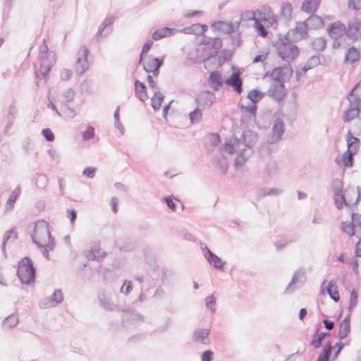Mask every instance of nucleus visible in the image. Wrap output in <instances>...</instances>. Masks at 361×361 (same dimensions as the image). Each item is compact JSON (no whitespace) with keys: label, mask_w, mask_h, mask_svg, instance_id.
Listing matches in <instances>:
<instances>
[{"label":"nucleus","mask_w":361,"mask_h":361,"mask_svg":"<svg viewBox=\"0 0 361 361\" xmlns=\"http://www.w3.org/2000/svg\"><path fill=\"white\" fill-rule=\"evenodd\" d=\"M293 70L290 65L286 64L281 67H276L272 70L271 76L277 83L284 84L286 80L293 75Z\"/></svg>","instance_id":"nucleus-6"},{"label":"nucleus","mask_w":361,"mask_h":361,"mask_svg":"<svg viewBox=\"0 0 361 361\" xmlns=\"http://www.w3.org/2000/svg\"><path fill=\"white\" fill-rule=\"evenodd\" d=\"M321 0H304L301 10L307 13H314L319 8Z\"/></svg>","instance_id":"nucleus-26"},{"label":"nucleus","mask_w":361,"mask_h":361,"mask_svg":"<svg viewBox=\"0 0 361 361\" xmlns=\"http://www.w3.org/2000/svg\"><path fill=\"white\" fill-rule=\"evenodd\" d=\"M200 27V23H194L190 26L185 27L181 32L187 35H200L199 30Z\"/></svg>","instance_id":"nucleus-53"},{"label":"nucleus","mask_w":361,"mask_h":361,"mask_svg":"<svg viewBox=\"0 0 361 361\" xmlns=\"http://www.w3.org/2000/svg\"><path fill=\"white\" fill-rule=\"evenodd\" d=\"M17 275L22 283L30 284L34 281L35 269L30 258L24 257L19 262Z\"/></svg>","instance_id":"nucleus-2"},{"label":"nucleus","mask_w":361,"mask_h":361,"mask_svg":"<svg viewBox=\"0 0 361 361\" xmlns=\"http://www.w3.org/2000/svg\"><path fill=\"white\" fill-rule=\"evenodd\" d=\"M32 238L33 242L39 247H45L46 252L48 247L50 250L54 247L49 227H35Z\"/></svg>","instance_id":"nucleus-3"},{"label":"nucleus","mask_w":361,"mask_h":361,"mask_svg":"<svg viewBox=\"0 0 361 361\" xmlns=\"http://www.w3.org/2000/svg\"><path fill=\"white\" fill-rule=\"evenodd\" d=\"M164 99V96L160 92H154V96L151 99V106L155 112L160 109Z\"/></svg>","instance_id":"nucleus-37"},{"label":"nucleus","mask_w":361,"mask_h":361,"mask_svg":"<svg viewBox=\"0 0 361 361\" xmlns=\"http://www.w3.org/2000/svg\"><path fill=\"white\" fill-rule=\"evenodd\" d=\"M305 21L307 23L309 29H319L322 27L324 25V20L314 13H312Z\"/></svg>","instance_id":"nucleus-28"},{"label":"nucleus","mask_w":361,"mask_h":361,"mask_svg":"<svg viewBox=\"0 0 361 361\" xmlns=\"http://www.w3.org/2000/svg\"><path fill=\"white\" fill-rule=\"evenodd\" d=\"M272 135L269 138V143L275 144L282 140L285 132V125L280 118H276L273 124L271 129Z\"/></svg>","instance_id":"nucleus-11"},{"label":"nucleus","mask_w":361,"mask_h":361,"mask_svg":"<svg viewBox=\"0 0 361 361\" xmlns=\"http://www.w3.org/2000/svg\"><path fill=\"white\" fill-rule=\"evenodd\" d=\"M282 192V190L278 188H264L259 190V195L265 197L267 195L277 196Z\"/></svg>","instance_id":"nucleus-55"},{"label":"nucleus","mask_w":361,"mask_h":361,"mask_svg":"<svg viewBox=\"0 0 361 361\" xmlns=\"http://www.w3.org/2000/svg\"><path fill=\"white\" fill-rule=\"evenodd\" d=\"M343 184L342 180L338 178L333 179L331 185L333 195H337L338 193L343 192Z\"/></svg>","instance_id":"nucleus-52"},{"label":"nucleus","mask_w":361,"mask_h":361,"mask_svg":"<svg viewBox=\"0 0 361 361\" xmlns=\"http://www.w3.org/2000/svg\"><path fill=\"white\" fill-rule=\"evenodd\" d=\"M195 100L197 107L203 110L205 107L211 106L215 102L216 97L212 91L206 90L198 94Z\"/></svg>","instance_id":"nucleus-12"},{"label":"nucleus","mask_w":361,"mask_h":361,"mask_svg":"<svg viewBox=\"0 0 361 361\" xmlns=\"http://www.w3.org/2000/svg\"><path fill=\"white\" fill-rule=\"evenodd\" d=\"M241 114L247 113L250 116L255 117L257 112V106L256 104H249L247 105L241 104L239 106Z\"/></svg>","instance_id":"nucleus-43"},{"label":"nucleus","mask_w":361,"mask_h":361,"mask_svg":"<svg viewBox=\"0 0 361 361\" xmlns=\"http://www.w3.org/2000/svg\"><path fill=\"white\" fill-rule=\"evenodd\" d=\"M333 199L334 201V204L338 209H343L344 205L348 206L350 204L349 202L347 201L343 192L338 193L337 195H334Z\"/></svg>","instance_id":"nucleus-39"},{"label":"nucleus","mask_w":361,"mask_h":361,"mask_svg":"<svg viewBox=\"0 0 361 361\" xmlns=\"http://www.w3.org/2000/svg\"><path fill=\"white\" fill-rule=\"evenodd\" d=\"M17 238V233L14 228L7 231L3 239V250L6 244L13 242Z\"/></svg>","instance_id":"nucleus-48"},{"label":"nucleus","mask_w":361,"mask_h":361,"mask_svg":"<svg viewBox=\"0 0 361 361\" xmlns=\"http://www.w3.org/2000/svg\"><path fill=\"white\" fill-rule=\"evenodd\" d=\"M276 54L279 58L285 61H294L300 54L298 47L289 42L282 41V44L276 47Z\"/></svg>","instance_id":"nucleus-4"},{"label":"nucleus","mask_w":361,"mask_h":361,"mask_svg":"<svg viewBox=\"0 0 361 361\" xmlns=\"http://www.w3.org/2000/svg\"><path fill=\"white\" fill-rule=\"evenodd\" d=\"M331 350V347L330 345H329L323 350L322 353L319 355L317 361H329Z\"/></svg>","instance_id":"nucleus-64"},{"label":"nucleus","mask_w":361,"mask_h":361,"mask_svg":"<svg viewBox=\"0 0 361 361\" xmlns=\"http://www.w3.org/2000/svg\"><path fill=\"white\" fill-rule=\"evenodd\" d=\"M95 134L94 128L88 126L87 128L82 133V137L84 141L90 140L92 139Z\"/></svg>","instance_id":"nucleus-63"},{"label":"nucleus","mask_w":361,"mask_h":361,"mask_svg":"<svg viewBox=\"0 0 361 361\" xmlns=\"http://www.w3.org/2000/svg\"><path fill=\"white\" fill-rule=\"evenodd\" d=\"M286 94L285 84L276 83L268 91V95L273 98L275 101L280 102L285 98Z\"/></svg>","instance_id":"nucleus-16"},{"label":"nucleus","mask_w":361,"mask_h":361,"mask_svg":"<svg viewBox=\"0 0 361 361\" xmlns=\"http://www.w3.org/2000/svg\"><path fill=\"white\" fill-rule=\"evenodd\" d=\"M356 153V150L347 149V150L342 154L341 159L340 160L338 157H336L335 161L337 164H340L341 163L345 167L351 168L353 166L354 162L353 156Z\"/></svg>","instance_id":"nucleus-23"},{"label":"nucleus","mask_w":361,"mask_h":361,"mask_svg":"<svg viewBox=\"0 0 361 361\" xmlns=\"http://www.w3.org/2000/svg\"><path fill=\"white\" fill-rule=\"evenodd\" d=\"M123 319L129 324L141 322L143 317L135 311L126 312L123 315Z\"/></svg>","instance_id":"nucleus-31"},{"label":"nucleus","mask_w":361,"mask_h":361,"mask_svg":"<svg viewBox=\"0 0 361 361\" xmlns=\"http://www.w3.org/2000/svg\"><path fill=\"white\" fill-rule=\"evenodd\" d=\"M81 94H90L92 92V81L85 80L80 85Z\"/></svg>","instance_id":"nucleus-57"},{"label":"nucleus","mask_w":361,"mask_h":361,"mask_svg":"<svg viewBox=\"0 0 361 361\" xmlns=\"http://www.w3.org/2000/svg\"><path fill=\"white\" fill-rule=\"evenodd\" d=\"M98 299L103 308L107 310L113 311L117 308V305L111 301V294L105 290L99 293Z\"/></svg>","instance_id":"nucleus-21"},{"label":"nucleus","mask_w":361,"mask_h":361,"mask_svg":"<svg viewBox=\"0 0 361 361\" xmlns=\"http://www.w3.org/2000/svg\"><path fill=\"white\" fill-rule=\"evenodd\" d=\"M326 31L332 39H340L344 35L346 37L347 26L343 22L338 20L330 23Z\"/></svg>","instance_id":"nucleus-10"},{"label":"nucleus","mask_w":361,"mask_h":361,"mask_svg":"<svg viewBox=\"0 0 361 361\" xmlns=\"http://www.w3.org/2000/svg\"><path fill=\"white\" fill-rule=\"evenodd\" d=\"M224 83L231 87L238 94L243 91V80L238 74L233 73L230 77L224 80Z\"/></svg>","instance_id":"nucleus-20"},{"label":"nucleus","mask_w":361,"mask_h":361,"mask_svg":"<svg viewBox=\"0 0 361 361\" xmlns=\"http://www.w3.org/2000/svg\"><path fill=\"white\" fill-rule=\"evenodd\" d=\"M18 323V317L16 314H11L4 319L3 325L4 328L10 329L15 326Z\"/></svg>","instance_id":"nucleus-54"},{"label":"nucleus","mask_w":361,"mask_h":361,"mask_svg":"<svg viewBox=\"0 0 361 361\" xmlns=\"http://www.w3.org/2000/svg\"><path fill=\"white\" fill-rule=\"evenodd\" d=\"M240 20L242 21L253 20L255 22V20H256V13L249 10L245 11L240 15Z\"/></svg>","instance_id":"nucleus-62"},{"label":"nucleus","mask_w":361,"mask_h":361,"mask_svg":"<svg viewBox=\"0 0 361 361\" xmlns=\"http://www.w3.org/2000/svg\"><path fill=\"white\" fill-rule=\"evenodd\" d=\"M163 200L166 202L169 209L171 211L175 212L177 206V202L176 201V197H175L173 195H171L167 197H163Z\"/></svg>","instance_id":"nucleus-60"},{"label":"nucleus","mask_w":361,"mask_h":361,"mask_svg":"<svg viewBox=\"0 0 361 361\" xmlns=\"http://www.w3.org/2000/svg\"><path fill=\"white\" fill-rule=\"evenodd\" d=\"M255 13H256V20L262 23L264 20H267V16L271 13V8L268 5H262L259 8L257 9Z\"/></svg>","instance_id":"nucleus-33"},{"label":"nucleus","mask_w":361,"mask_h":361,"mask_svg":"<svg viewBox=\"0 0 361 361\" xmlns=\"http://www.w3.org/2000/svg\"><path fill=\"white\" fill-rule=\"evenodd\" d=\"M165 56L153 57L150 61L143 64V70L147 73H152L154 76L157 77L159 74L160 68L164 65Z\"/></svg>","instance_id":"nucleus-13"},{"label":"nucleus","mask_w":361,"mask_h":361,"mask_svg":"<svg viewBox=\"0 0 361 361\" xmlns=\"http://www.w3.org/2000/svg\"><path fill=\"white\" fill-rule=\"evenodd\" d=\"M257 136V133L250 130L244 131L242 134V139L244 146L248 148V149H252V147L256 142Z\"/></svg>","instance_id":"nucleus-27"},{"label":"nucleus","mask_w":361,"mask_h":361,"mask_svg":"<svg viewBox=\"0 0 361 361\" xmlns=\"http://www.w3.org/2000/svg\"><path fill=\"white\" fill-rule=\"evenodd\" d=\"M209 333L210 331L208 329H197L192 334V341L195 343L208 345L210 343Z\"/></svg>","instance_id":"nucleus-18"},{"label":"nucleus","mask_w":361,"mask_h":361,"mask_svg":"<svg viewBox=\"0 0 361 361\" xmlns=\"http://www.w3.org/2000/svg\"><path fill=\"white\" fill-rule=\"evenodd\" d=\"M360 59V51L359 48L352 46L347 49L344 56V63L353 64Z\"/></svg>","instance_id":"nucleus-22"},{"label":"nucleus","mask_w":361,"mask_h":361,"mask_svg":"<svg viewBox=\"0 0 361 361\" xmlns=\"http://www.w3.org/2000/svg\"><path fill=\"white\" fill-rule=\"evenodd\" d=\"M341 226H361V214L352 212L351 222L349 224L346 222H342Z\"/></svg>","instance_id":"nucleus-61"},{"label":"nucleus","mask_w":361,"mask_h":361,"mask_svg":"<svg viewBox=\"0 0 361 361\" xmlns=\"http://www.w3.org/2000/svg\"><path fill=\"white\" fill-rule=\"evenodd\" d=\"M238 153L234 160V166L235 168H240L244 165L245 162L249 159L252 153V149H248L247 147L243 149H237Z\"/></svg>","instance_id":"nucleus-19"},{"label":"nucleus","mask_w":361,"mask_h":361,"mask_svg":"<svg viewBox=\"0 0 361 361\" xmlns=\"http://www.w3.org/2000/svg\"><path fill=\"white\" fill-rule=\"evenodd\" d=\"M346 142L348 149L356 150L358 152L360 147V139L353 135L350 130L346 134Z\"/></svg>","instance_id":"nucleus-32"},{"label":"nucleus","mask_w":361,"mask_h":361,"mask_svg":"<svg viewBox=\"0 0 361 361\" xmlns=\"http://www.w3.org/2000/svg\"><path fill=\"white\" fill-rule=\"evenodd\" d=\"M216 163L221 173L226 174L228 168L226 158L224 157H219L216 159Z\"/></svg>","instance_id":"nucleus-59"},{"label":"nucleus","mask_w":361,"mask_h":361,"mask_svg":"<svg viewBox=\"0 0 361 361\" xmlns=\"http://www.w3.org/2000/svg\"><path fill=\"white\" fill-rule=\"evenodd\" d=\"M106 253L101 249H97L94 250H87L86 252V257L89 259H100L101 258L105 256Z\"/></svg>","instance_id":"nucleus-49"},{"label":"nucleus","mask_w":361,"mask_h":361,"mask_svg":"<svg viewBox=\"0 0 361 361\" xmlns=\"http://www.w3.org/2000/svg\"><path fill=\"white\" fill-rule=\"evenodd\" d=\"M346 37L355 42L361 40V19L355 18L349 20L347 25Z\"/></svg>","instance_id":"nucleus-8"},{"label":"nucleus","mask_w":361,"mask_h":361,"mask_svg":"<svg viewBox=\"0 0 361 361\" xmlns=\"http://www.w3.org/2000/svg\"><path fill=\"white\" fill-rule=\"evenodd\" d=\"M293 12V6L290 2H283L280 11V16L286 20H289Z\"/></svg>","instance_id":"nucleus-40"},{"label":"nucleus","mask_w":361,"mask_h":361,"mask_svg":"<svg viewBox=\"0 0 361 361\" xmlns=\"http://www.w3.org/2000/svg\"><path fill=\"white\" fill-rule=\"evenodd\" d=\"M233 54V51L224 49L221 51V54L218 56V66H221L225 63L229 62L231 60Z\"/></svg>","instance_id":"nucleus-41"},{"label":"nucleus","mask_w":361,"mask_h":361,"mask_svg":"<svg viewBox=\"0 0 361 361\" xmlns=\"http://www.w3.org/2000/svg\"><path fill=\"white\" fill-rule=\"evenodd\" d=\"M305 271L303 269H299L295 272L289 286H301L305 281Z\"/></svg>","instance_id":"nucleus-35"},{"label":"nucleus","mask_w":361,"mask_h":361,"mask_svg":"<svg viewBox=\"0 0 361 361\" xmlns=\"http://www.w3.org/2000/svg\"><path fill=\"white\" fill-rule=\"evenodd\" d=\"M241 140L237 136L233 135L232 138L226 139L224 143V149L229 154H233L239 149Z\"/></svg>","instance_id":"nucleus-24"},{"label":"nucleus","mask_w":361,"mask_h":361,"mask_svg":"<svg viewBox=\"0 0 361 361\" xmlns=\"http://www.w3.org/2000/svg\"><path fill=\"white\" fill-rule=\"evenodd\" d=\"M200 246L207 262L210 264H213L215 268L221 269L224 266V262L218 256L212 253L204 244L201 243Z\"/></svg>","instance_id":"nucleus-15"},{"label":"nucleus","mask_w":361,"mask_h":361,"mask_svg":"<svg viewBox=\"0 0 361 361\" xmlns=\"http://www.w3.org/2000/svg\"><path fill=\"white\" fill-rule=\"evenodd\" d=\"M51 51H49L48 46L46 43V39L42 40V43L39 46V52L38 59H52V55H50Z\"/></svg>","instance_id":"nucleus-44"},{"label":"nucleus","mask_w":361,"mask_h":361,"mask_svg":"<svg viewBox=\"0 0 361 361\" xmlns=\"http://www.w3.org/2000/svg\"><path fill=\"white\" fill-rule=\"evenodd\" d=\"M114 17L113 16H107L102 24L99 25L97 32L95 35V38L97 41H99L100 39L104 37L107 36L112 32V25L114 22Z\"/></svg>","instance_id":"nucleus-14"},{"label":"nucleus","mask_w":361,"mask_h":361,"mask_svg":"<svg viewBox=\"0 0 361 361\" xmlns=\"http://www.w3.org/2000/svg\"><path fill=\"white\" fill-rule=\"evenodd\" d=\"M312 48L317 51H323L326 47V40L324 37L314 38L311 42Z\"/></svg>","instance_id":"nucleus-38"},{"label":"nucleus","mask_w":361,"mask_h":361,"mask_svg":"<svg viewBox=\"0 0 361 361\" xmlns=\"http://www.w3.org/2000/svg\"><path fill=\"white\" fill-rule=\"evenodd\" d=\"M360 83L357 84L347 95L349 101L348 108L343 112V119L345 123H348L359 116L361 111V100L360 97L355 93Z\"/></svg>","instance_id":"nucleus-1"},{"label":"nucleus","mask_w":361,"mask_h":361,"mask_svg":"<svg viewBox=\"0 0 361 361\" xmlns=\"http://www.w3.org/2000/svg\"><path fill=\"white\" fill-rule=\"evenodd\" d=\"M264 97V93L258 89H253L250 90L247 94V98L253 104H256L259 102Z\"/></svg>","instance_id":"nucleus-45"},{"label":"nucleus","mask_w":361,"mask_h":361,"mask_svg":"<svg viewBox=\"0 0 361 361\" xmlns=\"http://www.w3.org/2000/svg\"><path fill=\"white\" fill-rule=\"evenodd\" d=\"M174 34V28L164 27L154 30L152 35V39L157 41L161 39L163 37L172 36Z\"/></svg>","instance_id":"nucleus-29"},{"label":"nucleus","mask_w":361,"mask_h":361,"mask_svg":"<svg viewBox=\"0 0 361 361\" xmlns=\"http://www.w3.org/2000/svg\"><path fill=\"white\" fill-rule=\"evenodd\" d=\"M207 81L209 87L214 91L219 90L224 83L221 73L219 71H212L209 73Z\"/></svg>","instance_id":"nucleus-17"},{"label":"nucleus","mask_w":361,"mask_h":361,"mask_svg":"<svg viewBox=\"0 0 361 361\" xmlns=\"http://www.w3.org/2000/svg\"><path fill=\"white\" fill-rule=\"evenodd\" d=\"M254 27L255 28L258 35L265 37L267 36L269 31L268 29L259 23V20H255Z\"/></svg>","instance_id":"nucleus-56"},{"label":"nucleus","mask_w":361,"mask_h":361,"mask_svg":"<svg viewBox=\"0 0 361 361\" xmlns=\"http://www.w3.org/2000/svg\"><path fill=\"white\" fill-rule=\"evenodd\" d=\"M135 94L141 102H145L147 98V87L145 84L138 79L135 80Z\"/></svg>","instance_id":"nucleus-25"},{"label":"nucleus","mask_w":361,"mask_h":361,"mask_svg":"<svg viewBox=\"0 0 361 361\" xmlns=\"http://www.w3.org/2000/svg\"><path fill=\"white\" fill-rule=\"evenodd\" d=\"M17 112L18 111L15 103L13 102L9 105L8 109L7 111V114L6 116V121L14 122Z\"/></svg>","instance_id":"nucleus-58"},{"label":"nucleus","mask_w":361,"mask_h":361,"mask_svg":"<svg viewBox=\"0 0 361 361\" xmlns=\"http://www.w3.org/2000/svg\"><path fill=\"white\" fill-rule=\"evenodd\" d=\"M35 183L38 188L44 189L48 183V178L44 173H36Z\"/></svg>","instance_id":"nucleus-47"},{"label":"nucleus","mask_w":361,"mask_h":361,"mask_svg":"<svg viewBox=\"0 0 361 361\" xmlns=\"http://www.w3.org/2000/svg\"><path fill=\"white\" fill-rule=\"evenodd\" d=\"M350 315H347L339 326V337L341 339L345 338L350 332Z\"/></svg>","instance_id":"nucleus-34"},{"label":"nucleus","mask_w":361,"mask_h":361,"mask_svg":"<svg viewBox=\"0 0 361 361\" xmlns=\"http://www.w3.org/2000/svg\"><path fill=\"white\" fill-rule=\"evenodd\" d=\"M90 51L85 45L81 46L78 54L79 55L75 63L76 75L80 76L89 69L87 56Z\"/></svg>","instance_id":"nucleus-5"},{"label":"nucleus","mask_w":361,"mask_h":361,"mask_svg":"<svg viewBox=\"0 0 361 361\" xmlns=\"http://www.w3.org/2000/svg\"><path fill=\"white\" fill-rule=\"evenodd\" d=\"M61 104H67L68 102H72L75 97V91L72 88L68 89L66 92L63 93L61 95Z\"/></svg>","instance_id":"nucleus-51"},{"label":"nucleus","mask_w":361,"mask_h":361,"mask_svg":"<svg viewBox=\"0 0 361 361\" xmlns=\"http://www.w3.org/2000/svg\"><path fill=\"white\" fill-rule=\"evenodd\" d=\"M240 22H226L216 21L214 22L211 27L214 30L220 31L223 33L231 35L238 31Z\"/></svg>","instance_id":"nucleus-9"},{"label":"nucleus","mask_w":361,"mask_h":361,"mask_svg":"<svg viewBox=\"0 0 361 361\" xmlns=\"http://www.w3.org/2000/svg\"><path fill=\"white\" fill-rule=\"evenodd\" d=\"M326 292L329 296L335 301L338 302L339 300V294L337 290L336 283L334 281H329L326 287Z\"/></svg>","instance_id":"nucleus-42"},{"label":"nucleus","mask_w":361,"mask_h":361,"mask_svg":"<svg viewBox=\"0 0 361 361\" xmlns=\"http://www.w3.org/2000/svg\"><path fill=\"white\" fill-rule=\"evenodd\" d=\"M21 192L20 186H17L10 194L9 197L7 200V204L13 207L16 200L18 198Z\"/></svg>","instance_id":"nucleus-50"},{"label":"nucleus","mask_w":361,"mask_h":361,"mask_svg":"<svg viewBox=\"0 0 361 361\" xmlns=\"http://www.w3.org/2000/svg\"><path fill=\"white\" fill-rule=\"evenodd\" d=\"M308 27L307 25V23L305 21L298 22L296 24V26L291 31L293 34H298L300 35L299 39L305 38L307 36V30Z\"/></svg>","instance_id":"nucleus-36"},{"label":"nucleus","mask_w":361,"mask_h":361,"mask_svg":"<svg viewBox=\"0 0 361 361\" xmlns=\"http://www.w3.org/2000/svg\"><path fill=\"white\" fill-rule=\"evenodd\" d=\"M50 55H52V59H39L41 61L40 67L35 71V77L38 80H42L47 77L56 61L55 52L51 51Z\"/></svg>","instance_id":"nucleus-7"},{"label":"nucleus","mask_w":361,"mask_h":361,"mask_svg":"<svg viewBox=\"0 0 361 361\" xmlns=\"http://www.w3.org/2000/svg\"><path fill=\"white\" fill-rule=\"evenodd\" d=\"M63 300V295L61 290H56L54 292L51 297V300H47V302H41L40 306L44 307H54L55 304L61 303Z\"/></svg>","instance_id":"nucleus-30"},{"label":"nucleus","mask_w":361,"mask_h":361,"mask_svg":"<svg viewBox=\"0 0 361 361\" xmlns=\"http://www.w3.org/2000/svg\"><path fill=\"white\" fill-rule=\"evenodd\" d=\"M202 109L200 107H196L193 111L189 114V118L192 124L197 123L201 121L202 118Z\"/></svg>","instance_id":"nucleus-46"}]
</instances>
